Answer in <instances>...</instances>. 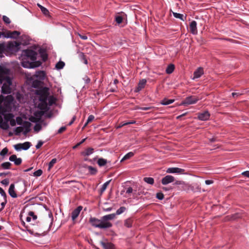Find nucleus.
I'll return each mask as SVG.
<instances>
[{
    "mask_svg": "<svg viewBox=\"0 0 249 249\" xmlns=\"http://www.w3.org/2000/svg\"><path fill=\"white\" fill-rule=\"evenodd\" d=\"M166 172L168 173H177L183 174L184 173V170L183 169L178 167H171L167 169Z\"/></svg>",
    "mask_w": 249,
    "mask_h": 249,
    "instance_id": "f8f14e48",
    "label": "nucleus"
},
{
    "mask_svg": "<svg viewBox=\"0 0 249 249\" xmlns=\"http://www.w3.org/2000/svg\"><path fill=\"white\" fill-rule=\"evenodd\" d=\"M79 55L80 58L82 60V61H83V62L85 64H87L88 63V61L86 59L84 53H80Z\"/></svg>",
    "mask_w": 249,
    "mask_h": 249,
    "instance_id": "e433bc0d",
    "label": "nucleus"
},
{
    "mask_svg": "<svg viewBox=\"0 0 249 249\" xmlns=\"http://www.w3.org/2000/svg\"><path fill=\"white\" fill-rule=\"evenodd\" d=\"M126 209L124 207H121L119 209H118L116 211V214L119 215L123 213H124Z\"/></svg>",
    "mask_w": 249,
    "mask_h": 249,
    "instance_id": "c9c22d12",
    "label": "nucleus"
},
{
    "mask_svg": "<svg viewBox=\"0 0 249 249\" xmlns=\"http://www.w3.org/2000/svg\"><path fill=\"white\" fill-rule=\"evenodd\" d=\"M47 56L46 54L42 55V59L44 61H45L47 59Z\"/></svg>",
    "mask_w": 249,
    "mask_h": 249,
    "instance_id": "680f3d73",
    "label": "nucleus"
},
{
    "mask_svg": "<svg viewBox=\"0 0 249 249\" xmlns=\"http://www.w3.org/2000/svg\"><path fill=\"white\" fill-rule=\"evenodd\" d=\"M9 72L8 69L0 65V83L2 85L1 91L4 94H9L11 92L12 82Z\"/></svg>",
    "mask_w": 249,
    "mask_h": 249,
    "instance_id": "20e7f679",
    "label": "nucleus"
},
{
    "mask_svg": "<svg viewBox=\"0 0 249 249\" xmlns=\"http://www.w3.org/2000/svg\"><path fill=\"white\" fill-rule=\"evenodd\" d=\"M110 182V180H108L107 182H106L102 186V188L101 189V193H103L104 192L106 189H107V186L109 185V183Z\"/></svg>",
    "mask_w": 249,
    "mask_h": 249,
    "instance_id": "f704fd0d",
    "label": "nucleus"
},
{
    "mask_svg": "<svg viewBox=\"0 0 249 249\" xmlns=\"http://www.w3.org/2000/svg\"><path fill=\"white\" fill-rule=\"evenodd\" d=\"M9 160L11 161L14 162V163L17 165L20 164L22 162L21 159L19 158H17V157L15 155H12V156H11L9 157Z\"/></svg>",
    "mask_w": 249,
    "mask_h": 249,
    "instance_id": "f3484780",
    "label": "nucleus"
},
{
    "mask_svg": "<svg viewBox=\"0 0 249 249\" xmlns=\"http://www.w3.org/2000/svg\"><path fill=\"white\" fill-rule=\"evenodd\" d=\"M143 180L148 184L152 185L154 183L153 178L150 177H145L143 178Z\"/></svg>",
    "mask_w": 249,
    "mask_h": 249,
    "instance_id": "bb28decb",
    "label": "nucleus"
},
{
    "mask_svg": "<svg viewBox=\"0 0 249 249\" xmlns=\"http://www.w3.org/2000/svg\"><path fill=\"white\" fill-rule=\"evenodd\" d=\"M199 98L195 96H189L186 98L184 101H183L179 106H187L190 105L195 104H196Z\"/></svg>",
    "mask_w": 249,
    "mask_h": 249,
    "instance_id": "6e6552de",
    "label": "nucleus"
},
{
    "mask_svg": "<svg viewBox=\"0 0 249 249\" xmlns=\"http://www.w3.org/2000/svg\"><path fill=\"white\" fill-rule=\"evenodd\" d=\"M29 216L32 217L34 220H36L37 218V216L34 214L33 212H30L29 213Z\"/></svg>",
    "mask_w": 249,
    "mask_h": 249,
    "instance_id": "49530a36",
    "label": "nucleus"
},
{
    "mask_svg": "<svg viewBox=\"0 0 249 249\" xmlns=\"http://www.w3.org/2000/svg\"><path fill=\"white\" fill-rule=\"evenodd\" d=\"M175 69V66L173 64H170L168 66L166 69V72L168 74H170L173 72Z\"/></svg>",
    "mask_w": 249,
    "mask_h": 249,
    "instance_id": "393cba45",
    "label": "nucleus"
},
{
    "mask_svg": "<svg viewBox=\"0 0 249 249\" xmlns=\"http://www.w3.org/2000/svg\"><path fill=\"white\" fill-rule=\"evenodd\" d=\"M36 96L34 100L35 104L40 110L36 111L34 114L36 120H39L47 111L51 106L55 103V98L50 95L49 89L43 88L36 90Z\"/></svg>",
    "mask_w": 249,
    "mask_h": 249,
    "instance_id": "f257e3e1",
    "label": "nucleus"
},
{
    "mask_svg": "<svg viewBox=\"0 0 249 249\" xmlns=\"http://www.w3.org/2000/svg\"><path fill=\"white\" fill-rule=\"evenodd\" d=\"M10 108V104H7L5 102L0 105V127L4 130L9 128V121L12 126H15L16 124V121L12 119V114L9 113Z\"/></svg>",
    "mask_w": 249,
    "mask_h": 249,
    "instance_id": "f03ea898",
    "label": "nucleus"
},
{
    "mask_svg": "<svg viewBox=\"0 0 249 249\" xmlns=\"http://www.w3.org/2000/svg\"><path fill=\"white\" fill-rule=\"evenodd\" d=\"M203 74V70L202 68H198L194 73V77L193 79L194 80L198 78Z\"/></svg>",
    "mask_w": 249,
    "mask_h": 249,
    "instance_id": "6ab92c4d",
    "label": "nucleus"
},
{
    "mask_svg": "<svg viewBox=\"0 0 249 249\" xmlns=\"http://www.w3.org/2000/svg\"><path fill=\"white\" fill-rule=\"evenodd\" d=\"M37 53L31 50L23 51L21 55V64L25 68H34L39 67L41 63L36 61Z\"/></svg>",
    "mask_w": 249,
    "mask_h": 249,
    "instance_id": "7ed1b4c3",
    "label": "nucleus"
},
{
    "mask_svg": "<svg viewBox=\"0 0 249 249\" xmlns=\"http://www.w3.org/2000/svg\"><path fill=\"white\" fill-rule=\"evenodd\" d=\"M65 66L64 62L62 61H59L55 65V68L57 70L62 69Z\"/></svg>",
    "mask_w": 249,
    "mask_h": 249,
    "instance_id": "c756f323",
    "label": "nucleus"
},
{
    "mask_svg": "<svg viewBox=\"0 0 249 249\" xmlns=\"http://www.w3.org/2000/svg\"><path fill=\"white\" fill-rule=\"evenodd\" d=\"M31 220V217L30 216H27L26 218V221L27 222H30Z\"/></svg>",
    "mask_w": 249,
    "mask_h": 249,
    "instance_id": "69168bd1",
    "label": "nucleus"
},
{
    "mask_svg": "<svg viewBox=\"0 0 249 249\" xmlns=\"http://www.w3.org/2000/svg\"><path fill=\"white\" fill-rule=\"evenodd\" d=\"M20 35V33L18 31H7L6 33H3L2 36L6 38H17Z\"/></svg>",
    "mask_w": 249,
    "mask_h": 249,
    "instance_id": "9b49d317",
    "label": "nucleus"
},
{
    "mask_svg": "<svg viewBox=\"0 0 249 249\" xmlns=\"http://www.w3.org/2000/svg\"><path fill=\"white\" fill-rule=\"evenodd\" d=\"M19 44L16 41L9 42L6 44H4L5 54L10 55L17 52L19 49Z\"/></svg>",
    "mask_w": 249,
    "mask_h": 249,
    "instance_id": "423d86ee",
    "label": "nucleus"
},
{
    "mask_svg": "<svg viewBox=\"0 0 249 249\" xmlns=\"http://www.w3.org/2000/svg\"><path fill=\"white\" fill-rule=\"evenodd\" d=\"M146 83V81L145 79H142V80H141L138 85V87L135 89V91L139 92V91H140L142 89H143Z\"/></svg>",
    "mask_w": 249,
    "mask_h": 249,
    "instance_id": "4be33fe9",
    "label": "nucleus"
},
{
    "mask_svg": "<svg viewBox=\"0 0 249 249\" xmlns=\"http://www.w3.org/2000/svg\"><path fill=\"white\" fill-rule=\"evenodd\" d=\"M86 139V138L83 139L80 142L78 143V145H81L85 141Z\"/></svg>",
    "mask_w": 249,
    "mask_h": 249,
    "instance_id": "0e129e2a",
    "label": "nucleus"
},
{
    "mask_svg": "<svg viewBox=\"0 0 249 249\" xmlns=\"http://www.w3.org/2000/svg\"><path fill=\"white\" fill-rule=\"evenodd\" d=\"M43 142H42L41 141H39L37 144L36 145V149H39V148H40L41 147V146L43 145Z\"/></svg>",
    "mask_w": 249,
    "mask_h": 249,
    "instance_id": "09e8293b",
    "label": "nucleus"
},
{
    "mask_svg": "<svg viewBox=\"0 0 249 249\" xmlns=\"http://www.w3.org/2000/svg\"><path fill=\"white\" fill-rule=\"evenodd\" d=\"M115 216V214H113V213L109 214H107V215L103 216L102 217V219L103 220V223H108V224L109 225V226H108V228H109V227H111L112 224L110 222L108 221V220H112V219H114Z\"/></svg>",
    "mask_w": 249,
    "mask_h": 249,
    "instance_id": "ddd939ff",
    "label": "nucleus"
},
{
    "mask_svg": "<svg viewBox=\"0 0 249 249\" xmlns=\"http://www.w3.org/2000/svg\"><path fill=\"white\" fill-rule=\"evenodd\" d=\"M156 197L160 200H162L164 197V195L161 193H158L156 195Z\"/></svg>",
    "mask_w": 249,
    "mask_h": 249,
    "instance_id": "37998d69",
    "label": "nucleus"
},
{
    "mask_svg": "<svg viewBox=\"0 0 249 249\" xmlns=\"http://www.w3.org/2000/svg\"><path fill=\"white\" fill-rule=\"evenodd\" d=\"M82 208L83 207L80 206L73 211L71 213V218L73 220H74L78 217Z\"/></svg>",
    "mask_w": 249,
    "mask_h": 249,
    "instance_id": "2eb2a0df",
    "label": "nucleus"
},
{
    "mask_svg": "<svg viewBox=\"0 0 249 249\" xmlns=\"http://www.w3.org/2000/svg\"><path fill=\"white\" fill-rule=\"evenodd\" d=\"M0 194L4 197V199H5V198L6 197V193H5L4 191L0 187Z\"/></svg>",
    "mask_w": 249,
    "mask_h": 249,
    "instance_id": "de8ad7c7",
    "label": "nucleus"
},
{
    "mask_svg": "<svg viewBox=\"0 0 249 249\" xmlns=\"http://www.w3.org/2000/svg\"><path fill=\"white\" fill-rule=\"evenodd\" d=\"M132 225V220L131 219H127L125 220L124 225L127 228H130Z\"/></svg>",
    "mask_w": 249,
    "mask_h": 249,
    "instance_id": "2f4dec72",
    "label": "nucleus"
},
{
    "mask_svg": "<svg viewBox=\"0 0 249 249\" xmlns=\"http://www.w3.org/2000/svg\"><path fill=\"white\" fill-rule=\"evenodd\" d=\"M173 14L175 18H179L181 20H183V15L182 14H180L175 13V12H173Z\"/></svg>",
    "mask_w": 249,
    "mask_h": 249,
    "instance_id": "4c0bfd02",
    "label": "nucleus"
},
{
    "mask_svg": "<svg viewBox=\"0 0 249 249\" xmlns=\"http://www.w3.org/2000/svg\"><path fill=\"white\" fill-rule=\"evenodd\" d=\"M127 124H130V122H125L122 125H127Z\"/></svg>",
    "mask_w": 249,
    "mask_h": 249,
    "instance_id": "338daca9",
    "label": "nucleus"
},
{
    "mask_svg": "<svg viewBox=\"0 0 249 249\" xmlns=\"http://www.w3.org/2000/svg\"><path fill=\"white\" fill-rule=\"evenodd\" d=\"M45 77L46 73L44 71H38L32 76L28 77V79L31 82L32 81L33 86L36 88L39 85L40 81L44 80Z\"/></svg>",
    "mask_w": 249,
    "mask_h": 249,
    "instance_id": "39448f33",
    "label": "nucleus"
},
{
    "mask_svg": "<svg viewBox=\"0 0 249 249\" xmlns=\"http://www.w3.org/2000/svg\"><path fill=\"white\" fill-rule=\"evenodd\" d=\"M2 18H3V21L7 24H9L11 22L9 18L8 17H6V16H3Z\"/></svg>",
    "mask_w": 249,
    "mask_h": 249,
    "instance_id": "a18cd8bd",
    "label": "nucleus"
},
{
    "mask_svg": "<svg viewBox=\"0 0 249 249\" xmlns=\"http://www.w3.org/2000/svg\"><path fill=\"white\" fill-rule=\"evenodd\" d=\"M133 192V189L131 187L128 188L126 190V193L127 194H130L132 193Z\"/></svg>",
    "mask_w": 249,
    "mask_h": 249,
    "instance_id": "864d4df0",
    "label": "nucleus"
},
{
    "mask_svg": "<svg viewBox=\"0 0 249 249\" xmlns=\"http://www.w3.org/2000/svg\"><path fill=\"white\" fill-rule=\"evenodd\" d=\"M31 144L30 142H26L23 143H18L14 145V148L17 151H20L21 150H28L31 146Z\"/></svg>",
    "mask_w": 249,
    "mask_h": 249,
    "instance_id": "1a4fd4ad",
    "label": "nucleus"
},
{
    "mask_svg": "<svg viewBox=\"0 0 249 249\" xmlns=\"http://www.w3.org/2000/svg\"><path fill=\"white\" fill-rule=\"evenodd\" d=\"M90 222L93 226L100 229L108 228L109 226L108 223H103L102 218L101 219H98L95 218H91L90 219Z\"/></svg>",
    "mask_w": 249,
    "mask_h": 249,
    "instance_id": "0eeeda50",
    "label": "nucleus"
},
{
    "mask_svg": "<svg viewBox=\"0 0 249 249\" xmlns=\"http://www.w3.org/2000/svg\"><path fill=\"white\" fill-rule=\"evenodd\" d=\"M31 126V124L29 122H25L24 123V127L19 126L17 127L15 129V132L17 134H18L24 130V128H25V134L28 132L30 130V127Z\"/></svg>",
    "mask_w": 249,
    "mask_h": 249,
    "instance_id": "9d476101",
    "label": "nucleus"
},
{
    "mask_svg": "<svg viewBox=\"0 0 249 249\" xmlns=\"http://www.w3.org/2000/svg\"><path fill=\"white\" fill-rule=\"evenodd\" d=\"M16 121L17 122L18 124H21V119L20 117H17Z\"/></svg>",
    "mask_w": 249,
    "mask_h": 249,
    "instance_id": "4d7b16f0",
    "label": "nucleus"
},
{
    "mask_svg": "<svg viewBox=\"0 0 249 249\" xmlns=\"http://www.w3.org/2000/svg\"><path fill=\"white\" fill-rule=\"evenodd\" d=\"M41 12L46 16H48L49 14V11L44 7L41 6Z\"/></svg>",
    "mask_w": 249,
    "mask_h": 249,
    "instance_id": "58836bf2",
    "label": "nucleus"
},
{
    "mask_svg": "<svg viewBox=\"0 0 249 249\" xmlns=\"http://www.w3.org/2000/svg\"><path fill=\"white\" fill-rule=\"evenodd\" d=\"M42 174V171L40 169L37 170L34 173V176L36 177H39Z\"/></svg>",
    "mask_w": 249,
    "mask_h": 249,
    "instance_id": "ea45409f",
    "label": "nucleus"
},
{
    "mask_svg": "<svg viewBox=\"0 0 249 249\" xmlns=\"http://www.w3.org/2000/svg\"><path fill=\"white\" fill-rule=\"evenodd\" d=\"M8 150L7 149V148H3L0 152V155L1 156H4L6 154H7V152H8Z\"/></svg>",
    "mask_w": 249,
    "mask_h": 249,
    "instance_id": "c03bdc74",
    "label": "nucleus"
},
{
    "mask_svg": "<svg viewBox=\"0 0 249 249\" xmlns=\"http://www.w3.org/2000/svg\"><path fill=\"white\" fill-rule=\"evenodd\" d=\"M142 110H147L151 108L150 107H139L138 108Z\"/></svg>",
    "mask_w": 249,
    "mask_h": 249,
    "instance_id": "6e6d98bb",
    "label": "nucleus"
},
{
    "mask_svg": "<svg viewBox=\"0 0 249 249\" xmlns=\"http://www.w3.org/2000/svg\"><path fill=\"white\" fill-rule=\"evenodd\" d=\"M210 114L208 111H205L203 112L199 113L198 118L201 121H206L209 119Z\"/></svg>",
    "mask_w": 249,
    "mask_h": 249,
    "instance_id": "dca6fc26",
    "label": "nucleus"
},
{
    "mask_svg": "<svg viewBox=\"0 0 249 249\" xmlns=\"http://www.w3.org/2000/svg\"><path fill=\"white\" fill-rule=\"evenodd\" d=\"M79 36L81 39H84V40H86L88 38L87 36L85 35H79Z\"/></svg>",
    "mask_w": 249,
    "mask_h": 249,
    "instance_id": "bf43d9fd",
    "label": "nucleus"
},
{
    "mask_svg": "<svg viewBox=\"0 0 249 249\" xmlns=\"http://www.w3.org/2000/svg\"><path fill=\"white\" fill-rule=\"evenodd\" d=\"M6 202H7V201H6V200L5 199V202H2L1 203V205L2 207V208H3L5 206V204L6 203Z\"/></svg>",
    "mask_w": 249,
    "mask_h": 249,
    "instance_id": "e2e57ef3",
    "label": "nucleus"
},
{
    "mask_svg": "<svg viewBox=\"0 0 249 249\" xmlns=\"http://www.w3.org/2000/svg\"><path fill=\"white\" fill-rule=\"evenodd\" d=\"M94 119V116L92 115H90L87 121V124H89V123L91 122Z\"/></svg>",
    "mask_w": 249,
    "mask_h": 249,
    "instance_id": "79ce46f5",
    "label": "nucleus"
},
{
    "mask_svg": "<svg viewBox=\"0 0 249 249\" xmlns=\"http://www.w3.org/2000/svg\"><path fill=\"white\" fill-rule=\"evenodd\" d=\"M41 126L39 124H36L34 127V130L36 131H39L41 129Z\"/></svg>",
    "mask_w": 249,
    "mask_h": 249,
    "instance_id": "8fccbe9b",
    "label": "nucleus"
},
{
    "mask_svg": "<svg viewBox=\"0 0 249 249\" xmlns=\"http://www.w3.org/2000/svg\"><path fill=\"white\" fill-rule=\"evenodd\" d=\"M1 183L5 185H7L9 184V180L8 179H4L1 181Z\"/></svg>",
    "mask_w": 249,
    "mask_h": 249,
    "instance_id": "603ef678",
    "label": "nucleus"
},
{
    "mask_svg": "<svg viewBox=\"0 0 249 249\" xmlns=\"http://www.w3.org/2000/svg\"><path fill=\"white\" fill-rule=\"evenodd\" d=\"M196 25L197 24L196 21H192L190 24V31L194 35H196L197 33Z\"/></svg>",
    "mask_w": 249,
    "mask_h": 249,
    "instance_id": "a211bd4d",
    "label": "nucleus"
},
{
    "mask_svg": "<svg viewBox=\"0 0 249 249\" xmlns=\"http://www.w3.org/2000/svg\"><path fill=\"white\" fill-rule=\"evenodd\" d=\"M94 152V149L92 148H88L85 149L81 153L82 155L84 156H89L91 155Z\"/></svg>",
    "mask_w": 249,
    "mask_h": 249,
    "instance_id": "5701e85b",
    "label": "nucleus"
},
{
    "mask_svg": "<svg viewBox=\"0 0 249 249\" xmlns=\"http://www.w3.org/2000/svg\"><path fill=\"white\" fill-rule=\"evenodd\" d=\"M11 165V163L10 162H5L2 163L1 165V166L2 167V168L4 169H8L10 168Z\"/></svg>",
    "mask_w": 249,
    "mask_h": 249,
    "instance_id": "7c9ffc66",
    "label": "nucleus"
},
{
    "mask_svg": "<svg viewBox=\"0 0 249 249\" xmlns=\"http://www.w3.org/2000/svg\"><path fill=\"white\" fill-rule=\"evenodd\" d=\"M134 156V153L132 152H130L126 154L122 159L121 161H123V160L129 159L131 157Z\"/></svg>",
    "mask_w": 249,
    "mask_h": 249,
    "instance_id": "cd10ccee",
    "label": "nucleus"
},
{
    "mask_svg": "<svg viewBox=\"0 0 249 249\" xmlns=\"http://www.w3.org/2000/svg\"><path fill=\"white\" fill-rule=\"evenodd\" d=\"M213 183V181L211 180H206L205 181V183L207 185H210Z\"/></svg>",
    "mask_w": 249,
    "mask_h": 249,
    "instance_id": "13d9d810",
    "label": "nucleus"
},
{
    "mask_svg": "<svg viewBox=\"0 0 249 249\" xmlns=\"http://www.w3.org/2000/svg\"><path fill=\"white\" fill-rule=\"evenodd\" d=\"M174 101L175 100L174 99H167L165 98L161 101L160 103L163 105H168L173 103Z\"/></svg>",
    "mask_w": 249,
    "mask_h": 249,
    "instance_id": "b1692460",
    "label": "nucleus"
},
{
    "mask_svg": "<svg viewBox=\"0 0 249 249\" xmlns=\"http://www.w3.org/2000/svg\"><path fill=\"white\" fill-rule=\"evenodd\" d=\"M88 169L89 172L92 175H95L97 173V169L92 166H88Z\"/></svg>",
    "mask_w": 249,
    "mask_h": 249,
    "instance_id": "72a5a7b5",
    "label": "nucleus"
},
{
    "mask_svg": "<svg viewBox=\"0 0 249 249\" xmlns=\"http://www.w3.org/2000/svg\"><path fill=\"white\" fill-rule=\"evenodd\" d=\"M56 162L57 160L55 158L52 159L49 163L48 170H50L51 169L53 166V165L56 163Z\"/></svg>",
    "mask_w": 249,
    "mask_h": 249,
    "instance_id": "c85d7f7f",
    "label": "nucleus"
},
{
    "mask_svg": "<svg viewBox=\"0 0 249 249\" xmlns=\"http://www.w3.org/2000/svg\"><path fill=\"white\" fill-rule=\"evenodd\" d=\"M31 169H32V168H29V169H26V170H24V172H28V171H30Z\"/></svg>",
    "mask_w": 249,
    "mask_h": 249,
    "instance_id": "774afa93",
    "label": "nucleus"
},
{
    "mask_svg": "<svg viewBox=\"0 0 249 249\" xmlns=\"http://www.w3.org/2000/svg\"><path fill=\"white\" fill-rule=\"evenodd\" d=\"M174 181V178L170 175H167L161 180V183L163 185H166Z\"/></svg>",
    "mask_w": 249,
    "mask_h": 249,
    "instance_id": "4468645a",
    "label": "nucleus"
},
{
    "mask_svg": "<svg viewBox=\"0 0 249 249\" xmlns=\"http://www.w3.org/2000/svg\"><path fill=\"white\" fill-rule=\"evenodd\" d=\"M75 119H76V117L73 116L72 120L69 123V125H71V124H72V123L74 122V121L75 120Z\"/></svg>",
    "mask_w": 249,
    "mask_h": 249,
    "instance_id": "052dcab7",
    "label": "nucleus"
},
{
    "mask_svg": "<svg viewBox=\"0 0 249 249\" xmlns=\"http://www.w3.org/2000/svg\"><path fill=\"white\" fill-rule=\"evenodd\" d=\"M100 244L104 249H114V245L110 242L101 241Z\"/></svg>",
    "mask_w": 249,
    "mask_h": 249,
    "instance_id": "aec40b11",
    "label": "nucleus"
},
{
    "mask_svg": "<svg viewBox=\"0 0 249 249\" xmlns=\"http://www.w3.org/2000/svg\"><path fill=\"white\" fill-rule=\"evenodd\" d=\"M66 129V126L61 127L58 130V133H61Z\"/></svg>",
    "mask_w": 249,
    "mask_h": 249,
    "instance_id": "3c124183",
    "label": "nucleus"
},
{
    "mask_svg": "<svg viewBox=\"0 0 249 249\" xmlns=\"http://www.w3.org/2000/svg\"><path fill=\"white\" fill-rule=\"evenodd\" d=\"M242 175L246 177H249V171H247L243 172Z\"/></svg>",
    "mask_w": 249,
    "mask_h": 249,
    "instance_id": "5fc2aeb1",
    "label": "nucleus"
},
{
    "mask_svg": "<svg viewBox=\"0 0 249 249\" xmlns=\"http://www.w3.org/2000/svg\"><path fill=\"white\" fill-rule=\"evenodd\" d=\"M115 20L117 23L120 24L122 22L123 18L121 16H117L115 18Z\"/></svg>",
    "mask_w": 249,
    "mask_h": 249,
    "instance_id": "a19ab883",
    "label": "nucleus"
},
{
    "mask_svg": "<svg viewBox=\"0 0 249 249\" xmlns=\"http://www.w3.org/2000/svg\"><path fill=\"white\" fill-rule=\"evenodd\" d=\"M15 185L14 184H11L9 187L8 192L10 196L13 198L17 197V195L15 192Z\"/></svg>",
    "mask_w": 249,
    "mask_h": 249,
    "instance_id": "412c9836",
    "label": "nucleus"
},
{
    "mask_svg": "<svg viewBox=\"0 0 249 249\" xmlns=\"http://www.w3.org/2000/svg\"><path fill=\"white\" fill-rule=\"evenodd\" d=\"M107 163V160L106 159L103 158H100L97 161V163L100 166H103L105 165Z\"/></svg>",
    "mask_w": 249,
    "mask_h": 249,
    "instance_id": "a878e982",
    "label": "nucleus"
},
{
    "mask_svg": "<svg viewBox=\"0 0 249 249\" xmlns=\"http://www.w3.org/2000/svg\"><path fill=\"white\" fill-rule=\"evenodd\" d=\"M3 53H5L4 43H0V57L3 56Z\"/></svg>",
    "mask_w": 249,
    "mask_h": 249,
    "instance_id": "473e14b6",
    "label": "nucleus"
}]
</instances>
